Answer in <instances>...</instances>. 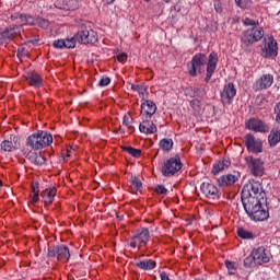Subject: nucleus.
Returning <instances> with one entry per match:
<instances>
[{
	"label": "nucleus",
	"mask_w": 280,
	"mask_h": 280,
	"mask_svg": "<svg viewBox=\"0 0 280 280\" xmlns=\"http://www.w3.org/2000/svg\"><path fill=\"white\" fill-rule=\"evenodd\" d=\"M242 205L250 220L254 222H264L270 218L268 212V199L266 191L261 189V184L255 182L243 187L241 192Z\"/></svg>",
	"instance_id": "f257e3e1"
},
{
	"label": "nucleus",
	"mask_w": 280,
	"mask_h": 280,
	"mask_svg": "<svg viewBox=\"0 0 280 280\" xmlns=\"http://www.w3.org/2000/svg\"><path fill=\"white\" fill-rule=\"evenodd\" d=\"M51 143H54V137L51 133L44 130L33 133L26 139V145L32 150H43L47 148V145H51Z\"/></svg>",
	"instance_id": "f03ea898"
},
{
	"label": "nucleus",
	"mask_w": 280,
	"mask_h": 280,
	"mask_svg": "<svg viewBox=\"0 0 280 280\" xmlns=\"http://www.w3.org/2000/svg\"><path fill=\"white\" fill-rule=\"evenodd\" d=\"M264 28L260 26H253L242 33L241 43L245 47H252L255 43H259L264 38Z\"/></svg>",
	"instance_id": "7ed1b4c3"
},
{
	"label": "nucleus",
	"mask_w": 280,
	"mask_h": 280,
	"mask_svg": "<svg viewBox=\"0 0 280 280\" xmlns=\"http://www.w3.org/2000/svg\"><path fill=\"white\" fill-rule=\"evenodd\" d=\"M183 170V162H180V156L175 155L164 161L160 166V172L166 176H174V174H178Z\"/></svg>",
	"instance_id": "20e7f679"
},
{
	"label": "nucleus",
	"mask_w": 280,
	"mask_h": 280,
	"mask_svg": "<svg viewBox=\"0 0 280 280\" xmlns=\"http://www.w3.org/2000/svg\"><path fill=\"white\" fill-rule=\"evenodd\" d=\"M205 65H207V55L205 54L195 55L190 61V66H188L189 75H191V78H196L198 73H202V69H205Z\"/></svg>",
	"instance_id": "39448f33"
},
{
	"label": "nucleus",
	"mask_w": 280,
	"mask_h": 280,
	"mask_svg": "<svg viewBox=\"0 0 280 280\" xmlns=\"http://www.w3.org/2000/svg\"><path fill=\"white\" fill-rule=\"evenodd\" d=\"M245 163L253 176L261 177L266 168L264 167V161L259 158L246 156Z\"/></svg>",
	"instance_id": "423d86ee"
},
{
	"label": "nucleus",
	"mask_w": 280,
	"mask_h": 280,
	"mask_svg": "<svg viewBox=\"0 0 280 280\" xmlns=\"http://www.w3.org/2000/svg\"><path fill=\"white\" fill-rule=\"evenodd\" d=\"M23 32V24L16 25L12 24L8 26L4 31L0 32V45L3 43H8L16 38V36H21Z\"/></svg>",
	"instance_id": "0eeeda50"
},
{
	"label": "nucleus",
	"mask_w": 280,
	"mask_h": 280,
	"mask_svg": "<svg viewBox=\"0 0 280 280\" xmlns=\"http://www.w3.org/2000/svg\"><path fill=\"white\" fill-rule=\"evenodd\" d=\"M150 242V231L148 228H141L136 231V234L131 237L130 246L132 248H141Z\"/></svg>",
	"instance_id": "6e6552de"
},
{
	"label": "nucleus",
	"mask_w": 280,
	"mask_h": 280,
	"mask_svg": "<svg viewBox=\"0 0 280 280\" xmlns=\"http://www.w3.org/2000/svg\"><path fill=\"white\" fill-rule=\"evenodd\" d=\"M75 38L78 43H81V45H95L97 42V33L91 28H85L83 31H79L75 34Z\"/></svg>",
	"instance_id": "1a4fd4ad"
},
{
	"label": "nucleus",
	"mask_w": 280,
	"mask_h": 280,
	"mask_svg": "<svg viewBox=\"0 0 280 280\" xmlns=\"http://www.w3.org/2000/svg\"><path fill=\"white\" fill-rule=\"evenodd\" d=\"M47 255L48 257H57L59 261H69V257H71V254L69 253V247L62 245L48 248Z\"/></svg>",
	"instance_id": "9d476101"
},
{
	"label": "nucleus",
	"mask_w": 280,
	"mask_h": 280,
	"mask_svg": "<svg viewBox=\"0 0 280 280\" xmlns=\"http://www.w3.org/2000/svg\"><path fill=\"white\" fill-rule=\"evenodd\" d=\"M245 126L248 130H254V132H270V127L259 118H250L245 122Z\"/></svg>",
	"instance_id": "9b49d317"
},
{
	"label": "nucleus",
	"mask_w": 280,
	"mask_h": 280,
	"mask_svg": "<svg viewBox=\"0 0 280 280\" xmlns=\"http://www.w3.org/2000/svg\"><path fill=\"white\" fill-rule=\"evenodd\" d=\"M236 94L237 90H235V85L233 83H228L224 85L223 91L221 92V102L223 106L231 104Z\"/></svg>",
	"instance_id": "f8f14e48"
},
{
	"label": "nucleus",
	"mask_w": 280,
	"mask_h": 280,
	"mask_svg": "<svg viewBox=\"0 0 280 280\" xmlns=\"http://www.w3.org/2000/svg\"><path fill=\"white\" fill-rule=\"evenodd\" d=\"M244 139L248 152H253L254 154L261 152V140L255 138L252 133H247Z\"/></svg>",
	"instance_id": "ddd939ff"
},
{
	"label": "nucleus",
	"mask_w": 280,
	"mask_h": 280,
	"mask_svg": "<svg viewBox=\"0 0 280 280\" xmlns=\"http://www.w3.org/2000/svg\"><path fill=\"white\" fill-rule=\"evenodd\" d=\"M278 49L275 37H269L268 39L265 38V46L262 48L261 56L264 58H272V56H277Z\"/></svg>",
	"instance_id": "4468645a"
},
{
	"label": "nucleus",
	"mask_w": 280,
	"mask_h": 280,
	"mask_svg": "<svg viewBox=\"0 0 280 280\" xmlns=\"http://www.w3.org/2000/svg\"><path fill=\"white\" fill-rule=\"evenodd\" d=\"M200 189L202 194L209 198V200H220V190L218 187H215V185L202 183Z\"/></svg>",
	"instance_id": "2eb2a0df"
},
{
	"label": "nucleus",
	"mask_w": 280,
	"mask_h": 280,
	"mask_svg": "<svg viewBox=\"0 0 280 280\" xmlns=\"http://www.w3.org/2000/svg\"><path fill=\"white\" fill-rule=\"evenodd\" d=\"M21 145V139L16 135H11L8 140L1 142V150L3 152H12Z\"/></svg>",
	"instance_id": "dca6fc26"
},
{
	"label": "nucleus",
	"mask_w": 280,
	"mask_h": 280,
	"mask_svg": "<svg viewBox=\"0 0 280 280\" xmlns=\"http://www.w3.org/2000/svg\"><path fill=\"white\" fill-rule=\"evenodd\" d=\"M217 67H218V54L215 51H212L209 55L205 82H209V80H211V75H213V73L215 72Z\"/></svg>",
	"instance_id": "f3484780"
},
{
	"label": "nucleus",
	"mask_w": 280,
	"mask_h": 280,
	"mask_svg": "<svg viewBox=\"0 0 280 280\" xmlns=\"http://www.w3.org/2000/svg\"><path fill=\"white\" fill-rule=\"evenodd\" d=\"M156 113V103L150 100L142 102L140 114L144 119H150Z\"/></svg>",
	"instance_id": "a211bd4d"
},
{
	"label": "nucleus",
	"mask_w": 280,
	"mask_h": 280,
	"mask_svg": "<svg viewBox=\"0 0 280 280\" xmlns=\"http://www.w3.org/2000/svg\"><path fill=\"white\" fill-rule=\"evenodd\" d=\"M275 82V78L271 74H265L260 77L254 84L255 91H264V89H270Z\"/></svg>",
	"instance_id": "6ab92c4d"
},
{
	"label": "nucleus",
	"mask_w": 280,
	"mask_h": 280,
	"mask_svg": "<svg viewBox=\"0 0 280 280\" xmlns=\"http://www.w3.org/2000/svg\"><path fill=\"white\" fill-rule=\"evenodd\" d=\"M254 255V264L261 266L262 264H268L270 261V256L266 254V248L258 247L252 252Z\"/></svg>",
	"instance_id": "aec40b11"
},
{
	"label": "nucleus",
	"mask_w": 280,
	"mask_h": 280,
	"mask_svg": "<svg viewBox=\"0 0 280 280\" xmlns=\"http://www.w3.org/2000/svg\"><path fill=\"white\" fill-rule=\"evenodd\" d=\"M25 80L30 86H34L35 89H40V86H43V79L40 78V74L34 71L28 72L25 77Z\"/></svg>",
	"instance_id": "412c9836"
},
{
	"label": "nucleus",
	"mask_w": 280,
	"mask_h": 280,
	"mask_svg": "<svg viewBox=\"0 0 280 280\" xmlns=\"http://www.w3.org/2000/svg\"><path fill=\"white\" fill-rule=\"evenodd\" d=\"M57 191L58 190L56 187L46 188L44 191H42V198L46 207H49V205L54 202V198H56Z\"/></svg>",
	"instance_id": "4be33fe9"
},
{
	"label": "nucleus",
	"mask_w": 280,
	"mask_h": 280,
	"mask_svg": "<svg viewBox=\"0 0 280 280\" xmlns=\"http://www.w3.org/2000/svg\"><path fill=\"white\" fill-rule=\"evenodd\" d=\"M140 132H143L144 135H154L156 132V125H154L153 121L150 120H143L139 126Z\"/></svg>",
	"instance_id": "5701e85b"
},
{
	"label": "nucleus",
	"mask_w": 280,
	"mask_h": 280,
	"mask_svg": "<svg viewBox=\"0 0 280 280\" xmlns=\"http://www.w3.org/2000/svg\"><path fill=\"white\" fill-rule=\"evenodd\" d=\"M237 183V176L233 174L223 175L218 179L219 187H229Z\"/></svg>",
	"instance_id": "b1692460"
},
{
	"label": "nucleus",
	"mask_w": 280,
	"mask_h": 280,
	"mask_svg": "<svg viewBox=\"0 0 280 280\" xmlns=\"http://www.w3.org/2000/svg\"><path fill=\"white\" fill-rule=\"evenodd\" d=\"M230 165H231V161H229L228 159H223L213 164L211 172L213 176H215L220 174V172H224V170H226V167H229Z\"/></svg>",
	"instance_id": "393cba45"
},
{
	"label": "nucleus",
	"mask_w": 280,
	"mask_h": 280,
	"mask_svg": "<svg viewBox=\"0 0 280 280\" xmlns=\"http://www.w3.org/2000/svg\"><path fill=\"white\" fill-rule=\"evenodd\" d=\"M16 19H20L21 23L23 25H33L34 24V18L32 15L22 14V13H15L11 15V21H16Z\"/></svg>",
	"instance_id": "a878e982"
},
{
	"label": "nucleus",
	"mask_w": 280,
	"mask_h": 280,
	"mask_svg": "<svg viewBox=\"0 0 280 280\" xmlns=\"http://www.w3.org/2000/svg\"><path fill=\"white\" fill-rule=\"evenodd\" d=\"M136 266L140 270H154V268H156V261L152 259H144L136 262Z\"/></svg>",
	"instance_id": "bb28decb"
},
{
	"label": "nucleus",
	"mask_w": 280,
	"mask_h": 280,
	"mask_svg": "<svg viewBox=\"0 0 280 280\" xmlns=\"http://www.w3.org/2000/svg\"><path fill=\"white\" fill-rule=\"evenodd\" d=\"M28 161L33 163V165H45V161H47V159H45V155L40 153L31 152L28 154Z\"/></svg>",
	"instance_id": "cd10ccee"
},
{
	"label": "nucleus",
	"mask_w": 280,
	"mask_h": 280,
	"mask_svg": "<svg viewBox=\"0 0 280 280\" xmlns=\"http://www.w3.org/2000/svg\"><path fill=\"white\" fill-rule=\"evenodd\" d=\"M58 8L59 10L73 11L80 8V2H78V0H65L62 4Z\"/></svg>",
	"instance_id": "c85d7f7f"
},
{
	"label": "nucleus",
	"mask_w": 280,
	"mask_h": 280,
	"mask_svg": "<svg viewBox=\"0 0 280 280\" xmlns=\"http://www.w3.org/2000/svg\"><path fill=\"white\" fill-rule=\"evenodd\" d=\"M269 145L271 148H275L277 143L280 141V131L279 130H271L269 137H268Z\"/></svg>",
	"instance_id": "c756f323"
},
{
	"label": "nucleus",
	"mask_w": 280,
	"mask_h": 280,
	"mask_svg": "<svg viewBox=\"0 0 280 280\" xmlns=\"http://www.w3.org/2000/svg\"><path fill=\"white\" fill-rule=\"evenodd\" d=\"M160 148H162L164 152H170V150L174 148V141L172 139L164 138L160 141Z\"/></svg>",
	"instance_id": "7c9ffc66"
},
{
	"label": "nucleus",
	"mask_w": 280,
	"mask_h": 280,
	"mask_svg": "<svg viewBox=\"0 0 280 280\" xmlns=\"http://www.w3.org/2000/svg\"><path fill=\"white\" fill-rule=\"evenodd\" d=\"M141 187H143L141 179H139V177H131V179H130L131 191L133 194H137V191H139V189H141Z\"/></svg>",
	"instance_id": "2f4dec72"
},
{
	"label": "nucleus",
	"mask_w": 280,
	"mask_h": 280,
	"mask_svg": "<svg viewBox=\"0 0 280 280\" xmlns=\"http://www.w3.org/2000/svg\"><path fill=\"white\" fill-rule=\"evenodd\" d=\"M237 235L242 240H255V234H253V232L246 231L244 228H238Z\"/></svg>",
	"instance_id": "473e14b6"
},
{
	"label": "nucleus",
	"mask_w": 280,
	"mask_h": 280,
	"mask_svg": "<svg viewBox=\"0 0 280 280\" xmlns=\"http://www.w3.org/2000/svg\"><path fill=\"white\" fill-rule=\"evenodd\" d=\"M27 25H38V27H42L43 30L49 27V20L43 19V18H33V24Z\"/></svg>",
	"instance_id": "72a5a7b5"
},
{
	"label": "nucleus",
	"mask_w": 280,
	"mask_h": 280,
	"mask_svg": "<svg viewBox=\"0 0 280 280\" xmlns=\"http://www.w3.org/2000/svg\"><path fill=\"white\" fill-rule=\"evenodd\" d=\"M121 149L124 150V152H127L128 154L133 156V159H139V156H141V149H135L132 147H121Z\"/></svg>",
	"instance_id": "f704fd0d"
},
{
	"label": "nucleus",
	"mask_w": 280,
	"mask_h": 280,
	"mask_svg": "<svg viewBox=\"0 0 280 280\" xmlns=\"http://www.w3.org/2000/svg\"><path fill=\"white\" fill-rule=\"evenodd\" d=\"M235 3L242 10H248V8H250V5H253V1H250V0H235Z\"/></svg>",
	"instance_id": "c9c22d12"
},
{
	"label": "nucleus",
	"mask_w": 280,
	"mask_h": 280,
	"mask_svg": "<svg viewBox=\"0 0 280 280\" xmlns=\"http://www.w3.org/2000/svg\"><path fill=\"white\" fill-rule=\"evenodd\" d=\"M75 43H78V38H75V35L70 39H65V48L73 49V47H75Z\"/></svg>",
	"instance_id": "e433bc0d"
},
{
	"label": "nucleus",
	"mask_w": 280,
	"mask_h": 280,
	"mask_svg": "<svg viewBox=\"0 0 280 280\" xmlns=\"http://www.w3.org/2000/svg\"><path fill=\"white\" fill-rule=\"evenodd\" d=\"M243 24L248 26L250 25L252 27H259V23L253 19H249V18H245L243 20Z\"/></svg>",
	"instance_id": "4c0bfd02"
},
{
	"label": "nucleus",
	"mask_w": 280,
	"mask_h": 280,
	"mask_svg": "<svg viewBox=\"0 0 280 280\" xmlns=\"http://www.w3.org/2000/svg\"><path fill=\"white\" fill-rule=\"evenodd\" d=\"M122 124L126 126L129 130H132V118L130 116L125 115L122 118Z\"/></svg>",
	"instance_id": "58836bf2"
},
{
	"label": "nucleus",
	"mask_w": 280,
	"mask_h": 280,
	"mask_svg": "<svg viewBox=\"0 0 280 280\" xmlns=\"http://www.w3.org/2000/svg\"><path fill=\"white\" fill-rule=\"evenodd\" d=\"M253 264H255V256H254V255L247 256V257L244 259V266H245V268H250V266H253Z\"/></svg>",
	"instance_id": "ea45409f"
},
{
	"label": "nucleus",
	"mask_w": 280,
	"mask_h": 280,
	"mask_svg": "<svg viewBox=\"0 0 280 280\" xmlns=\"http://www.w3.org/2000/svg\"><path fill=\"white\" fill-rule=\"evenodd\" d=\"M225 267L228 268L230 275H235V272H233V270H235V262L225 260Z\"/></svg>",
	"instance_id": "a19ab883"
},
{
	"label": "nucleus",
	"mask_w": 280,
	"mask_h": 280,
	"mask_svg": "<svg viewBox=\"0 0 280 280\" xmlns=\"http://www.w3.org/2000/svg\"><path fill=\"white\" fill-rule=\"evenodd\" d=\"M52 45L56 49H65V39H57Z\"/></svg>",
	"instance_id": "79ce46f5"
},
{
	"label": "nucleus",
	"mask_w": 280,
	"mask_h": 280,
	"mask_svg": "<svg viewBox=\"0 0 280 280\" xmlns=\"http://www.w3.org/2000/svg\"><path fill=\"white\" fill-rule=\"evenodd\" d=\"M155 191H156V194H160V195H162V196H164L165 194H167V189H166V187L163 186V185H158V186L155 187Z\"/></svg>",
	"instance_id": "37998d69"
},
{
	"label": "nucleus",
	"mask_w": 280,
	"mask_h": 280,
	"mask_svg": "<svg viewBox=\"0 0 280 280\" xmlns=\"http://www.w3.org/2000/svg\"><path fill=\"white\" fill-rule=\"evenodd\" d=\"M110 84V78L104 77L100 80L98 85L100 86H108Z\"/></svg>",
	"instance_id": "c03bdc74"
},
{
	"label": "nucleus",
	"mask_w": 280,
	"mask_h": 280,
	"mask_svg": "<svg viewBox=\"0 0 280 280\" xmlns=\"http://www.w3.org/2000/svg\"><path fill=\"white\" fill-rule=\"evenodd\" d=\"M190 106L191 108H194V110H198L200 108V101L199 100L190 101Z\"/></svg>",
	"instance_id": "a18cd8bd"
},
{
	"label": "nucleus",
	"mask_w": 280,
	"mask_h": 280,
	"mask_svg": "<svg viewBox=\"0 0 280 280\" xmlns=\"http://www.w3.org/2000/svg\"><path fill=\"white\" fill-rule=\"evenodd\" d=\"M196 97H205V89L195 88Z\"/></svg>",
	"instance_id": "49530a36"
},
{
	"label": "nucleus",
	"mask_w": 280,
	"mask_h": 280,
	"mask_svg": "<svg viewBox=\"0 0 280 280\" xmlns=\"http://www.w3.org/2000/svg\"><path fill=\"white\" fill-rule=\"evenodd\" d=\"M214 10H215V12H222V1H220V0H215L214 1Z\"/></svg>",
	"instance_id": "de8ad7c7"
},
{
	"label": "nucleus",
	"mask_w": 280,
	"mask_h": 280,
	"mask_svg": "<svg viewBox=\"0 0 280 280\" xmlns=\"http://www.w3.org/2000/svg\"><path fill=\"white\" fill-rule=\"evenodd\" d=\"M117 60L118 62H126V60H128V55L126 52L119 54Z\"/></svg>",
	"instance_id": "09e8293b"
},
{
	"label": "nucleus",
	"mask_w": 280,
	"mask_h": 280,
	"mask_svg": "<svg viewBox=\"0 0 280 280\" xmlns=\"http://www.w3.org/2000/svg\"><path fill=\"white\" fill-rule=\"evenodd\" d=\"M186 95H189L190 97H196V88H190L185 91Z\"/></svg>",
	"instance_id": "8fccbe9b"
},
{
	"label": "nucleus",
	"mask_w": 280,
	"mask_h": 280,
	"mask_svg": "<svg viewBox=\"0 0 280 280\" xmlns=\"http://www.w3.org/2000/svg\"><path fill=\"white\" fill-rule=\"evenodd\" d=\"M24 56H27V52H25V49L23 47H20L18 49V58H24Z\"/></svg>",
	"instance_id": "3c124183"
},
{
	"label": "nucleus",
	"mask_w": 280,
	"mask_h": 280,
	"mask_svg": "<svg viewBox=\"0 0 280 280\" xmlns=\"http://www.w3.org/2000/svg\"><path fill=\"white\" fill-rule=\"evenodd\" d=\"M32 191L33 194H39V189H38V183H33L32 184Z\"/></svg>",
	"instance_id": "603ef678"
},
{
	"label": "nucleus",
	"mask_w": 280,
	"mask_h": 280,
	"mask_svg": "<svg viewBox=\"0 0 280 280\" xmlns=\"http://www.w3.org/2000/svg\"><path fill=\"white\" fill-rule=\"evenodd\" d=\"M37 201H38V192H33L32 202L36 203Z\"/></svg>",
	"instance_id": "864d4df0"
},
{
	"label": "nucleus",
	"mask_w": 280,
	"mask_h": 280,
	"mask_svg": "<svg viewBox=\"0 0 280 280\" xmlns=\"http://www.w3.org/2000/svg\"><path fill=\"white\" fill-rule=\"evenodd\" d=\"M131 89H132V91H141V85H138V84H132L131 85Z\"/></svg>",
	"instance_id": "5fc2aeb1"
},
{
	"label": "nucleus",
	"mask_w": 280,
	"mask_h": 280,
	"mask_svg": "<svg viewBox=\"0 0 280 280\" xmlns=\"http://www.w3.org/2000/svg\"><path fill=\"white\" fill-rule=\"evenodd\" d=\"M115 132H125L124 129L119 128V129H116Z\"/></svg>",
	"instance_id": "6e6d98bb"
},
{
	"label": "nucleus",
	"mask_w": 280,
	"mask_h": 280,
	"mask_svg": "<svg viewBox=\"0 0 280 280\" xmlns=\"http://www.w3.org/2000/svg\"><path fill=\"white\" fill-rule=\"evenodd\" d=\"M106 3H114L115 0H105Z\"/></svg>",
	"instance_id": "4d7b16f0"
},
{
	"label": "nucleus",
	"mask_w": 280,
	"mask_h": 280,
	"mask_svg": "<svg viewBox=\"0 0 280 280\" xmlns=\"http://www.w3.org/2000/svg\"><path fill=\"white\" fill-rule=\"evenodd\" d=\"M0 187H3V182L0 179Z\"/></svg>",
	"instance_id": "13d9d810"
},
{
	"label": "nucleus",
	"mask_w": 280,
	"mask_h": 280,
	"mask_svg": "<svg viewBox=\"0 0 280 280\" xmlns=\"http://www.w3.org/2000/svg\"><path fill=\"white\" fill-rule=\"evenodd\" d=\"M34 45H36V43H38V40H34V42H32Z\"/></svg>",
	"instance_id": "bf43d9fd"
},
{
	"label": "nucleus",
	"mask_w": 280,
	"mask_h": 280,
	"mask_svg": "<svg viewBox=\"0 0 280 280\" xmlns=\"http://www.w3.org/2000/svg\"><path fill=\"white\" fill-rule=\"evenodd\" d=\"M164 1H165V3H170L171 0H164Z\"/></svg>",
	"instance_id": "052dcab7"
},
{
	"label": "nucleus",
	"mask_w": 280,
	"mask_h": 280,
	"mask_svg": "<svg viewBox=\"0 0 280 280\" xmlns=\"http://www.w3.org/2000/svg\"><path fill=\"white\" fill-rule=\"evenodd\" d=\"M67 156H71V154H70V153H68V154H67Z\"/></svg>",
	"instance_id": "680f3d73"
}]
</instances>
